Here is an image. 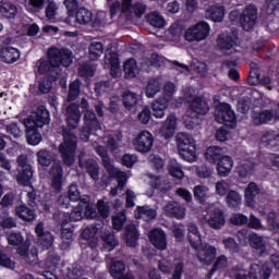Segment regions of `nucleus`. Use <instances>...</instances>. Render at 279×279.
I'll return each instance as SVG.
<instances>
[{"instance_id": "obj_52", "label": "nucleus", "mask_w": 279, "mask_h": 279, "mask_svg": "<svg viewBox=\"0 0 279 279\" xmlns=\"http://www.w3.org/2000/svg\"><path fill=\"white\" fill-rule=\"evenodd\" d=\"M80 86H81V83L78 80L73 81L70 84L69 93H68V101H75V99L80 97Z\"/></svg>"}, {"instance_id": "obj_35", "label": "nucleus", "mask_w": 279, "mask_h": 279, "mask_svg": "<svg viewBox=\"0 0 279 279\" xmlns=\"http://www.w3.org/2000/svg\"><path fill=\"white\" fill-rule=\"evenodd\" d=\"M26 128V141L28 145H33V147H36V145H40L43 142V134H40V131L34 126H25Z\"/></svg>"}, {"instance_id": "obj_30", "label": "nucleus", "mask_w": 279, "mask_h": 279, "mask_svg": "<svg viewBox=\"0 0 279 279\" xmlns=\"http://www.w3.org/2000/svg\"><path fill=\"white\" fill-rule=\"evenodd\" d=\"M189 108L195 114L201 116L206 114L210 110V108L208 107V102L199 96L194 97V99L190 102Z\"/></svg>"}, {"instance_id": "obj_26", "label": "nucleus", "mask_w": 279, "mask_h": 279, "mask_svg": "<svg viewBox=\"0 0 279 279\" xmlns=\"http://www.w3.org/2000/svg\"><path fill=\"white\" fill-rule=\"evenodd\" d=\"M271 278V268L252 264L250 266V279H269Z\"/></svg>"}, {"instance_id": "obj_54", "label": "nucleus", "mask_w": 279, "mask_h": 279, "mask_svg": "<svg viewBox=\"0 0 279 279\" xmlns=\"http://www.w3.org/2000/svg\"><path fill=\"white\" fill-rule=\"evenodd\" d=\"M169 174L177 180L184 179V170H182V166L180 163H171L168 168Z\"/></svg>"}, {"instance_id": "obj_44", "label": "nucleus", "mask_w": 279, "mask_h": 279, "mask_svg": "<svg viewBox=\"0 0 279 279\" xmlns=\"http://www.w3.org/2000/svg\"><path fill=\"white\" fill-rule=\"evenodd\" d=\"M208 191L209 189L206 185H195L193 189V193L196 202H198L199 204H206V199H208L209 197Z\"/></svg>"}, {"instance_id": "obj_61", "label": "nucleus", "mask_w": 279, "mask_h": 279, "mask_svg": "<svg viewBox=\"0 0 279 279\" xmlns=\"http://www.w3.org/2000/svg\"><path fill=\"white\" fill-rule=\"evenodd\" d=\"M137 161L138 157L136 155L124 154L122 156V165L126 167V169H132Z\"/></svg>"}, {"instance_id": "obj_27", "label": "nucleus", "mask_w": 279, "mask_h": 279, "mask_svg": "<svg viewBox=\"0 0 279 279\" xmlns=\"http://www.w3.org/2000/svg\"><path fill=\"white\" fill-rule=\"evenodd\" d=\"M207 223L214 230H220V228H223V226H226V217L223 216V210L215 208L209 215Z\"/></svg>"}, {"instance_id": "obj_2", "label": "nucleus", "mask_w": 279, "mask_h": 279, "mask_svg": "<svg viewBox=\"0 0 279 279\" xmlns=\"http://www.w3.org/2000/svg\"><path fill=\"white\" fill-rule=\"evenodd\" d=\"M104 108H106V105H104V101H98L94 105V110L90 109L85 111L84 118H83L84 125L81 129L82 141H85L87 143L93 132H97L98 130H101V123L99 122V119H104L105 117ZM97 117L99 119H97Z\"/></svg>"}, {"instance_id": "obj_36", "label": "nucleus", "mask_w": 279, "mask_h": 279, "mask_svg": "<svg viewBox=\"0 0 279 279\" xmlns=\"http://www.w3.org/2000/svg\"><path fill=\"white\" fill-rule=\"evenodd\" d=\"M136 211L138 219H144V221H151L158 217V211L148 205L137 206Z\"/></svg>"}, {"instance_id": "obj_15", "label": "nucleus", "mask_w": 279, "mask_h": 279, "mask_svg": "<svg viewBox=\"0 0 279 279\" xmlns=\"http://www.w3.org/2000/svg\"><path fill=\"white\" fill-rule=\"evenodd\" d=\"M250 245L253 248L254 254L259 257L269 256V250L267 248V242L257 233H251L248 235Z\"/></svg>"}, {"instance_id": "obj_64", "label": "nucleus", "mask_w": 279, "mask_h": 279, "mask_svg": "<svg viewBox=\"0 0 279 279\" xmlns=\"http://www.w3.org/2000/svg\"><path fill=\"white\" fill-rule=\"evenodd\" d=\"M78 75L81 77H94L95 71H93V66H90L89 64H82L78 68Z\"/></svg>"}, {"instance_id": "obj_17", "label": "nucleus", "mask_w": 279, "mask_h": 279, "mask_svg": "<svg viewBox=\"0 0 279 279\" xmlns=\"http://www.w3.org/2000/svg\"><path fill=\"white\" fill-rule=\"evenodd\" d=\"M197 258L203 265H213L217 258V247L205 244L202 248H197Z\"/></svg>"}, {"instance_id": "obj_46", "label": "nucleus", "mask_w": 279, "mask_h": 279, "mask_svg": "<svg viewBox=\"0 0 279 279\" xmlns=\"http://www.w3.org/2000/svg\"><path fill=\"white\" fill-rule=\"evenodd\" d=\"M37 162L41 167H49L51 162H53V157H51V153L47 149H41L37 151Z\"/></svg>"}, {"instance_id": "obj_13", "label": "nucleus", "mask_w": 279, "mask_h": 279, "mask_svg": "<svg viewBox=\"0 0 279 279\" xmlns=\"http://www.w3.org/2000/svg\"><path fill=\"white\" fill-rule=\"evenodd\" d=\"M86 158V153L81 151L78 154V167L81 169H86L88 175L94 180V182L99 181V166L95 159H84Z\"/></svg>"}, {"instance_id": "obj_22", "label": "nucleus", "mask_w": 279, "mask_h": 279, "mask_svg": "<svg viewBox=\"0 0 279 279\" xmlns=\"http://www.w3.org/2000/svg\"><path fill=\"white\" fill-rule=\"evenodd\" d=\"M149 241L156 250H167V233L162 229H154L149 233Z\"/></svg>"}, {"instance_id": "obj_29", "label": "nucleus", "mask_w": 279, "mask_h": 279, "mask_svg": "<svg viewBox=\"0 0 279 279\" xmlns=\"http://www.w3.org/2000/svg\"><path fill=\"white\" fill-rule=\"evenodd\" d=\"M187 239L191 247H193V250H197L202 245V234L199 233L197 225L190 223L187 226Z\"/></svg>"}, {"instance_id": "obj_16", "label": "nucleus", "mask_w": 279, "mask_h": 279, "mask_svg": "<svg viewBox=\"0 0 279 279\" xmlns=\"http://www.w3.org/2000/svg\"><path fill=\"white\" fill-rule=\"evenodd\" d=\"M251 119L253 125H267V123H270V121H274V119L279 120L278 116H276V111L271 109H266L262 111H252Z\"/></svg>"}, {"instance_id": "obj_47", "label": "nucleus", "mask_w": 279, "mask_h": 279, "mask_svg": "<svg viewBox=\"0 0 279 279\" xmlns=\"http://www.w3.org/2000/svg\"><path fill=\"white\" fill-rule=\"evenodd\" d=\"M109 274L112 276V278L123 276V274H125V263L121 260L113 262L109 268Z\"/></svg>"}, {"instance_id": "obj_23", "label": "nucleus", "mask_w": 279, "mask_h": 279, "mask_svg": "<svg viewBox=\"0 0 279 279\" xmlns=\"http://www.w3.org/2000/svg\"><path fill=\"white\" fill-rule=\"evenodd\" d=\"M0 58L5 64H14V62L21 59V50L7 46L0 50Z\"/></svg>"}, {"instance_id": "obj_53", "label": "nucleus", "mask_w": 279, "mask_h": 279, "mask_svg": "<svg viewBox=\"0 0 279 279\" xmlns=\"http://www.w3.org/2000/svg\"><path fill=\"white\" fill-rule=\"evenodd\" d=\"M97 210L101 219H108L110 217V205L104 199L97 202Z\"/></svg>"}, {"instance_id": "obj_28", "label": "nucleus", "mask_w": 279, "mask_h": 279, "mask_svg": "<svg viewBox=\"0 0 279 279\" xmlns=\"http://www.w3.org/2000/svg\"><path fill=\"white\" fill-rule=\"evenodd\" d=\"M59 70H57L49 59H39L37 61V73L39 75H48L49 77H54L53 75H59Z\"/></svg>"}, {"instance_id": "obj_12", "label": "nucleus", "mask_w": 279, "mask_h": 279, "mask_svg": "<svg viewBox=\"0 0 279 279\" xmlns=\"http://www.w3.org/2000/svg\"><path fill=\"white\" fill-rule=\"evenodd\" d=\"M49 175L51 178V189L54 193H62V178H64V168L60 161L53 162Z\"/></svg>"}, {"instance_id": "obj_1", "label": "nucleus", "mask_w": 279, "mask_h": 279, "mask_svg": "<svg viewBox=\"0 0 279 279\" xmlns=\"http://www.w3.org/2000/svg\"><path fill=\"white\" fill-rule=\"evenodd\" d=\"M82 112L80 105L72 102L66 108V126L62 129L63 142L59 145V154L65 167L75 165V151H77V136L75 130L80 125Z\"/></svg>"}, {"instance_id": "obj_51", "label": "nucleus", "mask_w": 279, "mask_h": 279, "mask_svg": "<svg viewBox=\"0 0 279 279\" xmlns=\"http://www.w3.org/2000/svg\"><path fill=\"white\" fill-rule=\"evenodd\" d=\"M63 4L70 19H75V13L80 10V2L77 0H64Z\"/></svg>"}, {"instance_id": "obj_6", "label": "nucleus", "mask_w": 279, "mask_h": 279, "mask_svg": "<svg viewBox=\"0 0 279 279\" xmlns=\"http://www.w3.org/2000/svg\"><path fill=\"white\" fill-rule=\"evenodd\" d=\"M215 120L231 130L236 128V113L232 110V105L220 102L215 112Z\"/></svg>"}, {"instance_id": "obj_50", "label": "nucleus", "mask_w": 279, "mask_h": 279, "mask_svg": "<svg viewBox=\"0 0 279 279\" xmlns=\"http://www.w3.org/2000/svg\"><path fill=\"white\" fill-rule=\"evenodd\" d=\"M102 53H104V44L99 41H94L90 44L89 56L92 60H99Z\"/></svg>"}, {"instance_id": "obj_58", "label": "nucleus", "mask_w": 279, "mask_h": 279, "mask_svg": "<svg viewBox=\"0 0 279 279\" xmlns=\"http://www.w3.org/2000/svg\"><path fill=\"white\" fill-rule=\"evenodd\" d=\"M7 134H11L13 138H21L23 132H21V128L19 126V122H12L5 128Z\"/></svg>"}, {"instance_id": "obj_57", "label": "nucleus", "mask_w": 279, "mask_h": 279, "mask_svg": "<svg viewBox=\"0 0 279 279\" xmlns=\"http://www.w3.org/2000/svg\"><path fill=\"white\" fill-rule=\"evenodd\" d=\"M167 213L174 217L175 219H183L184 218V210L182 208L174 206L173 204H169L166 206Z\"/></svg>"}, {"instance_id": "obj_24", "label": "nucleus", "mask_w": 279, "mask_h": 279, "mask_svg": "<svg viewBox=\"0 0 279 279\" xmlns=\"http://www.w3.org/2000/svg\"><path fill=\"white\" fill-rule=\"evenodd\" d=\"M140 238L141 233H138V228H136V225L131 223L125 227L124 240L128 247H136V245H138Z\"/></svg>"}, {"instance_id": "obj_38", "label": "nucleus", "mask_w": 279, "mask_h": 279, "mask_svg": "<svg viewBox=\"0 0 279 279\" xmlns=\"http://www.w3.org/2000/svg\"><path fill=\"white\" fill-rule=\"evenodd\" d=\"M56 81V76L45 75L38 81V92L40 95H49L51 89L53 88V82Z\"/></svg>"}, {"instance_id": "obj_34", "label": "nucleus", "mask_w": 279, "mask_h": 279, "mask_svg": "<svg viewBox=\"0 0 279 279\" xmlns=\"http://www.w3.org/2000/svg\"><path fill=\"white\" fill-rule=\"evenodd\" d=\"M207 14L214 23H221V21H223V16H226V7L210 5L207 9Z\"/></svg>"}, {"instance_id": "obj_11", "label": "nucleus", "mask_w": 279, "mask_h": 279, "mask_svg": "<svg viewBox=\"0 0 279 279\" xmlns=\"http://www.w3.org/2000/svg\"><path fill=\"white\" fill-rule=\"evenodd\" d=\"M135 151L148 154L154 147V135L149 131H142L133 141Z\"/></svg>"}, {"instance_id": "obj_37", "label": "nucleus", "mask_w": 279, "mask_h": 279, "mask_svg": "<svg viewBox=\"0 0 279 279\" xmlns=\"http://www.w3.org/2000/svg\"><path fill=\"white\" fill-rule=\"evenodd\" d=\"M32 178H34L32 166H24L17 174V183L22 184V186H29L32 184Z\"/></svg>"}, {"instance_id": "obj_33", "label": "nucleus", "mask_w": 279, "mask_h": 279, "mask_svg": "<svg viewBox=\"0 0 279 279\" xmlns=\"http://www.w3.org/2000/svg\"><path fill=\"white\" fill-rule=\"evenodd\" d=\"M122 104L126 110H134L138 106V95L132 90H125L122 95Z\"/></svg>"}, {"instance_id": "obj_49", "label": "nucleus", "mask_w": 279, "mask_h": 279, "mask_svg": "<svg viewBox=\"0 0 279 279\" xmlns=\"http://www.w3.org/2000/svg\"><path fill=\"white\" fill-rule=\"evenodd\" d=\"M147 22L153 27H157V29H161V27H165V25L167 23L165 21V17H162V15H160L158 13H150V14H148L147 15Z\"/></svg>"}, {"instance_id": "obj_41", "label": "nucleus", "mask_w": 279, "mask_h": 279, "mask_svg": "<svg viewBox=\"0 0 279 279\" xmlns=\"http://www.w3.org/2000/svg\"><path fill=\"white\" fill-rule=\"evenodd\" d=\"M234 45H236V41L230 35H219L217 38V46L220 51H230Z\"/></svg>"}, {"instance_id": "obj_32", "label": "nucleus", "mask_w": 279, "mask_h": 279, "mask_svg": "<svg viewBox=\"0 0 279 279\" xmlns=\"http://www.w3.org/2000/svg\"><path fill=\"white\" fill-rule=\"evenodd\" d=\"M223 156V148L219 146H209L205 153L206 160L211 165H217Z\"/></svg>"}, {"instance_id": "obj_48", "label": "nucleus", "mask_w": 279, "mask_h": 279, "mask_svg": "<svg viewBox=\"0 0 279 279\" xmlns=\"http://www.w3.org/2000/svg\"><path fill=\"white\" fill-rule=\"evenodd\" d=\"M9 245L16 247L17 245H23L25 243V238H23V233L21 231H11L8 236Z\"/></svg>"}, {"instance_id": "obj_3", "label": "nucleus", "mask_w": 279, "mask_h": 279, "mask_svg": "<svg viewBox=\"0 0 279 279\" xmlns=\"http://www.w3.org/2000/svg\"><path fill=\"white\" fill-rule=\"evenodd\" d=\"M177 147L180 156L186 162H195L197 160V147L195 146V140L186 133H179L177 135Z\"/></svg>"}, {"instance_id": "obj_14", "label": "nucleus", "mask_w": 279, "mask_h": 279, "mask_svg": "<svg viewBox=\"0 0 279 279\" xmlns=\"http://www.w3.org/2000/svg\"><path fill=\"white\" fill-rule=\"evenodd\" d=\"M86 158V153L81 151L78 154V167L81 169H86L88 175L94 180V182L99 181V166L95 159H84Z\"/></svg>"}, {"instance_id": "obj_5", "label": "nucleus", "mask_w": 279, "mask_h": 279, "mask_svg": "<svg viewBox=\"0 0 279 279\" xmlns=\"http://www.w3.org/2000/svg\"><path fill=\"white\" fill-rule=\"evenodd\" d=\"M96 219L97 209L90 204L88 197H84L78 202L76 207H73L72 211L69 215V221H82V219Z\"/></svg>"}, {"instance_id": "obj_60", "label": "nucleus", "mask_w": 279, "mask_h": 279, "mask_svg": "<svg viewBox=\"0 0 279 279\" xmlns=\"http://www.w3.org/2000/svg\"><path fill=\"white\" fill-rule=\"evenodd\" d=\"M38 241L46 250H49V247L53 245V234H51L49 231H46L45 234L38 238Z\"/></svg>"}, {"instance_id": "obj_62", "label": "nucleus", "mask_w": 279, "mask_h": 279, "mask_svg": "<svg viewBox=\"0 0 279 279\" xmlns=\"http://www.w3.org/2000/svg\"><path fill=\"white\" fill-rule=\"evenodd\" d=\"M137 120L140 123H143V125H147V123H149L151 120V110L144 107L143 110L137 114Z\"/></svg>"}, {"instance_id": "obj_63", "label": "nucleus", "mask_w": 279, "mask_h": 279, "mask_svg": "<svg viewBox=\"0 0 279 279\" xmlns=\"http://www.w3.org/2000/svg\"><path fill=\"white\" fill-rule=\"evenodd\" d=\"M60 260H62V257L58 255V253L50 251L47 256V265L50 267H58L60 265Z\"/></svg>"}, {"instance_id": "obj_42", "label": "nucleus", "mask_w": 279, "mask_h": 279, "mask_svg": "<svg viewBox=\"0 0 279 279\" xmlns=\"http://www.w3.org/2000/svg\"><path fill=\"white\" fill-rule=\"evenodd\" d=\"M137 69L136 59H128L123 65L125 80H134V77H136Z\"/></svg>"}, {"instance_id": "obj_25", "label": "nucleus", "mask_w": 279, "mask_h": 279, "mask_svg": "<svg viewBox=\"0 0 279 279\" xmlns=\"http://www.w3.org/2000/svg\"><path fill=\"white\" fill-rule=\"evenodd\" d=\"M217 173L220 178H228L234 167V160L230 156H223L217 163Z\"/></svg>"}, {"instance_id": "obj_4", "label": "nucleus", "mask_w": 279, "mask_h": 279, "mask_svg": "<svg viewBox=\"0 0 279 279\" xmlns=\"http://www.w3.org/2000/svg\"><path fill=\"white\" fill-rule=\"evenodd\" d=\"M173 93H175V84L168 82L163 86V96L157 98L151 104L153 117L155 119H162L165 117V110L169 108V101L173 97Z\"/></svg>"}, {"instance_id": "obj_31", "label": "nucleus", "mask_w": 279, "mask_h": 279, "mask_svg": "<svg viewBox=\"0 0 279 279\" xmlns=\"http://www.w3.org/2000/svg\"><path fill=\"white\" fill-rule=\"evenodd\" d=\"M15 215L22 221H36V210L27 207V205H20L15 208Z\"/></svg>"}, {"instance_id": "obj_9", "label": "nucleus", "mask_w": 279, "mask_h": 279, "mask_svg": "<svg viewBox=\"0 0 279 279\" xmlns=\"http://www.w3.org/2000/svg\"><path fill=\"white\" fill-rule=\"evenodd\" d=\"M51 121L49 110L45 106H39L32 116L24 121L25 128H45Z\"/></svg>"}, {"instance_id": "obj_21", "label": "nucleus", "mask_w": 279, "mask_h": 279, "mask_svg": "<svg viewBox=\"0 0 279 279\" xmlns=\"http://www.w3.org/2000/svg\"><path fill=\"white\" fill-rule=\"evenodd\" d=\"M258 195H260V187L258 184H256V182L248 183L244 191L245 205L248 208H254V206H256V197H258Z\"/></svg>"}, {"instance_id": "obj_19", "label": "nucleus", "mask_w": 279, "mask_h": 279, "mask_svg": "<svg viewBox=\"0 0 279 279\" xmlns=\"http://www.w3.org/2000/svg\"><path fill=\"white\" fill-rule=\"evenodd\" d=\"M134 0H122L121 12L122 14H128L133 12L136 19H141L143 14H145V10H147V5L143 4V2H135L132 4Z\"/></svg>"}, {"instance_id": "obj_59", "label": "nucleus", "mask_w": 279, "mask_h": 279, "mask_svg": "<svg viewBox=\"0 0 279 279\" xmlns=\"http://www.w3.org/2000/svg\"><path fill=\"white\" fill-rule=\"evenodd\" d=\"M68 196L71 199V202H78L82 198V195L80 194V189L77 187V184H71L68 190Z\"/></svg>"}, {"instance_id": "obj_55", "label": "nucleus", "mask_w": 279, "mask_h": 279, "mask_svg": "<svg viewBox=\"0 0 279 279\" xmlns=\"http://www.w3.org/2000/svg\"><path fill=\"white\" fill-rule=\"evenodd\" d=\"M61 238L66 241L73 238V227H69V220L66 219L61 221Z\"/></svg>"}, {"instance_id": "obj_56", "label": "nucleus", "mask_w": 279, "mask_h": 279, "mask_svg": "<svg viewBox=\"0 0 279 279\" xmlns=\"http://www.w3.org/2000/svg\"><path fill=\"white\" fill-rule=\"evenodd\" d=\"M0 267H4L5 269H14L16 264L5 254L3 251H0Z\"/></svg>"}, {"instance_id": "obj_45", "label": "nucleus", "mask_w": 279, "mask_h": 279, "mask_svg": "<svg viewBox=\"0 0 279 279\" xmlns=\"http://www.w3.org/2000/svg\"><path fill=\"white\" fill-rule=\"evenodd\" d=\"M226 203L229 208H236L241 204V194L234 190H230L227 193Z\"/></svg>"}, {"instance_id": "obj_18", "label": "nucleus", "mask_w": 279, "mask_h": 279, "mask_svg": "<svg viewBox=\"0 0 279 279\" xmlns=\"http://www.w3.org/2000/svg\"><path fill=\"white\" fill-rule=\"evenodd\" d=\"M178 128V117L175 113H170L160 128V134L166 140L173 138Z\"/></svg>"}, {"instance_id": "obj_39", "label": "nucleus", "mask_w": 279, "mask_h": 279, "mask_svg": "<svg viewBox=\"0 0 279 279\" xmlns=\"http://www.w3.org/2000/svg\"><path fill=\"white\" fill-rule=\"evenodd\" d=\"M74 19L78 25H88V23L93 22V12L82 7L74 14Z\"/></svg>"}, {"instance_id": "obj_7", "label": "nucleus", "mask_w": 279, "mask_h": 279, "mask_svg": "<svg viewBox=\"0 0 279 279\" xmlns=\"http://www.w3.org/2000/svg\"><path fill=\"white\" fill-rule=\"evenodd\" d=\"M71 56L73 52L66 48L52 47L47 52L48 60L58 71H60V66H71V62H73Z\"/></svg>"}, {"instance_id": "obj_43", "label": "nucleus", "mask_w": 279, "mask_h": 279, "mask_svg": "<svg viewBox=\"0 0 279 279\" xmlns=\"http://www.w3.org/2000/svg\"><path fill=\"white\" fill-rule=\"evenodd\" d=\"M160 93V81L158 78H151L148 81L146 88H145V95L148 99H151L156 97Z\"/></svg>"}, {"instance_id": "obj_20", "label": "nucleus", "mask_w": 279, "mask_h": 279, "mask_svg": "<svg viewBox=\"0 0 279 279\" xmlns=\"http://www.w3.org/2000/svg\"><path fill=\"white\" fill-rule=\"evenodd\" d=\"M260 143L267 149L278 151L279 149V133L276 131H265L260 137Z\"/></svg>"}, {"instance_id": "obj_8", "label": "nucleus", "mask_w": 279, "mask_h": 279, "mask_svg": "<svg viewBox=\"0 0 279 279\" xmlns=\"http://www.w3.org/2000/svg\"><path fill=\"white\" fill-rule=\"evenodd\" d=\"M209 35L210 25L207 22H198L185 31L184 38L187 43H199L201 40H206Z\"/></svg>"}, {"instance_id": "obj_40", "label": "nucleus", "mask_w": 279, "mask_h": 279, "mask_svg": "<svg viewBox=\"0 0 279 279\" xmlns=\"http://www.w3.org/2000/svg\"><path fill=\"white\" fill-rule=\"evenodd\" d=\"M0 13L4 19H16L19 8L11 2H0Z\"/></svg>"}, {"instance_id": "obj_10", "label": "nucleus", "mask_w": 279, "mask_h": 279, "mask_svg": "<svg viewBox=\"0 0 279 279\" xmlns=\"http://www.w3.org/2000/svg\"><path fill=\"white\" fill-rule=\"evenodd\" d=\"M258 19V8L255 4H247L239 16L240 24L244 32H252Z\"/></svg>"}]
</instances>
